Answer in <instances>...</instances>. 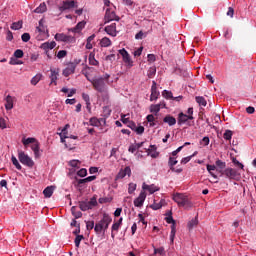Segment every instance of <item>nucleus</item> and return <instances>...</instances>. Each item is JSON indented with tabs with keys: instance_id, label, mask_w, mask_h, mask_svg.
Masks as SVG:
<instances>
[{
	"instance_id": "f257e3e1",
	"label": "nucleus",
	"mask_w": 256,
	"mask_h": 256,
	"mask_svg": "<svg viewBox=\"0 0 256 256\" xmlns=\"http://www.w3.org/2000/svg\"><path fill=\"white\" fill-rule=\"evenodd\" d=\"M113 218L109 216V214L104 213L103 218L95 224L94 231L97 235H101V233H105L109 229V225Z\"/></svg>"
},
{
	"instance_id": "f03ea898",
	"label": "nucleus",
	"mask_w": 256,
	"mask_h": 256,
	"mask_svg": "<svg viewBox=\"0 0 256 256\" xmlns=\"http://www.w3.org/2000/svg\"><path fill=\"white\" fill-rule=\"evenodd\" d=\"M110 77L111 75L104 74V77L94 78L90 83L94 87L95 91H98V93H105Z\"/></svg>"
},
{
	"instance_id": "7ed1b4c3",
	"label": "nucleus",
	"mask_w": 256,
	"mask_h": 256,
	"mask_svg": "<svg viewBox=\"0 0 256 256\" xmlns=\"http://www.w3.org/2000/svg\"><path fill=\"white\" fill-rule=\"evenodd\" d=\"M173 201L177 203L178 207H185V209H191L193 207V204L189 200V197H187V195L182 193L174 194Z\"/></svg>"
},
{
	"instance_id": "20e7f679",
	"label": "nucleus",
	"mask_w": 256,
	"mask_h": 256,
	"mask_svg": "<svg viewBox=\"0 0 256 256\" xmlns=\"http://www.w3.org/2000/svg\"><path fill=\"white\" fill-rule=\"evenodd\" d=\"M18 159H19L20 163H22V165H25L26 167H29L30 169L35 166V162L33 161V159L21 150L18 151Z\"/></svg>"
},
{
	"instance_id": "39448f33",
	"label": "nucleus",
	"mask_w": 256,
	"mask_h": 256,
	"mask_svg": "<svg viewBox=\"0 0 256 256\" xmlns=\"http://www.w3.org/2000/svg\"><path fill=\"white\" fill-rule=\"evenodd\" d=\"M93 207H97V196H93L88 202H79V208L81 209V211H89V209H93Z\"/></svg>"
},
{
	"instance_id": "423d86ee",
	"label": "nucleus",
	"mask_w": 256,
	"mask_h": 256,
	"mask_svg": "<svg viewBox=\"0 0 256 256\" xmlns=\"http://www.w3.org/2000/svg\"><path fill=\"white\" fill-rule=\"evenodd\" d=\"M120 55L123 58L124 63L127 65V67H133V60L131 59V55H129V52L125 50V48L119 50Z\"/></svg>"
},
{
	"instance_id": "0eeeda50",
	"label": "nucleus",
	"mask_w": 256,
	"mask_h": 256,
	"mask_svg": "<svg viewBox=\"0 0 256 256\" xmlns=\"http://www.w3.org/2000/svg\"><path fill=\"white\" fill-rule=\"evenodd\" d=\"M55 39L57 41H62L64 43H75V37L69 36V35H66V34H63V33H57L55 35Z\"/></svg>"
},
{
	"instance_id": "6e6552de",
	"label": "nucleus",
	"mask_w": 256,
	"mask_h": 256,
	"mask_svg": "<svg viewBox=\"0 0 256 256\" xmlns=\"http://www.w3.org/2000/svg\"><path fill=\"white\" fill-rule=\"evenodd\" d=\"M221 175H225L227 179H237V170L233 168H226L225 170H219Z\"/></svg>"
},
{
	"instance_id": "1a4fd4ad",
	"label": "nucleus",
	"mask_w": 256,
	"mask_h": 256,
	"mask_svg": "<svg viewBox=\"0 0 256 256\" xmlns=\"http://www.w3.org/2000/svg\"><path fill=\"white\" fill-rule=\"evenodd\" d=\"M110 21H119V16H117L115 11L107 9L105 14V23H110Z\"/></svg>"
},
{
	"instance_id": "9d476101",
	"label": "nucleus",
	"mask_w": 256,
	"mask_h": 256,
	"mask_svg": "<svg viewBox=\"0 0 256 256\" xmlns=\"http://www.w3.org/2000/svg\"><path fill=\"white\" fill-rule=\"evenodd\" d=\"M67 127H69V124H67L61 131V133H59L60 139H61V143H64L65 147L69 148L71 147V145H69V140H65V139H69V136H67Z\"/></svg>"
},
{
	"instance_id": "9b49d317",
	"label": "nucleus",
	"mask_w": 256,
	"mask_h": 256,
	"mask_svg": "<svg viewBox=\"0 0 256 256\" xmlns=\"http://www.w3.org/2000/svg\"><path fill=\"white\" fill-rule=\"evenodd\" d=\"M159 91L157 90V82L152 81L150 101H157L159 99Z\"/></svg>"
},
{
	"instance_id": "f8f14e48",
	"label": "nucleus",
	"mask_w": 256,
	"mask_h": 256,
	"mask_svg": "<svg viewBox=\"0 0 256 256\" xmlns=\"http://www.w3.org/2000/svg\"><path fill=\"white\" fill-rule=\"evenodd\" d=\"M74 7H77V2L74 0H65L60 7V11H67V9H73Z\"/></svg>"
},
{
	"instance_id": "ddd939ff",
	"label": "nucleus",
	"mask_w": 256,
	"mask_h": 256,
	"mask_svg": "<svg viewBox=\"0 0 256 256\" xmlns=\"http://www.w3.org/2000/svg\"><path fill=\"white\" fill-rule=\"evenodd\" d=\"M145 199H147V194L142 192L139 196L134 200L135 207H143V203H145Z\"/></svg>"
},
{
	"instance_id": "4468645a",
	"label": "nucleus",
	"mask_w": 256,
	"mask_h": 256,
	"mask_svg": "<svg viewBox=\"0 0 256 256\" xmlns=\"http://www.w3.org/2000/svg\"><path fill=\"white\" fill-rule=\"evenodd\" d=\"M105 31L108 35H111L112 37H117V24L112 23L111 25L106 26Z\"/></svg>"
},
{
	"instance_id": "2eb2a0df",
	"label": "nucleus",
	"mask_w": 256,
	"mask_h": 256,
	"mask_svg": "<svg viewBox=\"0 0 256 256\" xmlns=\"http://www.w3.org/2000/svg\"><path fill=\"white\" fill-rule=\"evenodd\" d=\"M31 149L34 153V156L36 159H39V157H41V147H40V144H39V141L36 140V142H34L32 145H31Z\"/></svg>"
},
{
	"instance_id": "dca6fc26",
	"label": "nucleus",
	"mask_w": 256,
	"mask_h": 256,
	"mask_svg": "<svg viewBox=\"0 0 256 256\" xmlns=\"http://www.w3.org/2000/svg\"><path fill=\"white\" fill-rule=\"evenodd\" d=\"M193 120V116L186 115L183 112L179 113L178 115V125H183V123H187V121Z\"/></svg>"
},
{
	"instance_id": "f3484780",
	"label": "nucleus",
	"mask_w": 256,
	"mask_h": 256,
	"mask_svg": "<svg viewBox=\"0 0 256 256\" xmlns=\"http://www.w3.org/2000/svg\"><path fill=\"white\" fill-rule=\"evenodd\" d=\"M50 79H51V85H57V79L59 77V69H50Z\"/></svg>"
},
{
	"instance_id": "a211bd4d",
	"label": "nucleus",
	"mask_w": 256,
	"mask_h": 256,
	"mask_svg": "<svg viewBox=\"0 0 256 256\" xmlns=\"http://www.w3.org/2000/svg\"><path fill=\"white\" fill-rule=\"evenodd\" d=\"M162 96L165 99H173V101H179L180 99H183L182 96H178V97H173V92L172 91H168V90H164L162 92Z\"/></svg>"
},
{
	"instance_id": "6ab92c4d",
	"label": "nucleus",
	"mask_w": 256,
	"mask_h": 256,
	"mask_svg": "<svg viewBox=\"0 0 256 256\" xmlns=\"http://www.w3.org/2000/svg\"><path fill=\"white\" fill-rule=\"evenodd\" d=\"M57 43L55 41L52 42H44L41 44L40 48L46 51V53L49 51V49H55Z\"/></svg>"
},
{
	"instance_id": "aec40b11",
	"label": "nucleus",
	"mask_w": 256,
	"mask_h": 256,
	"mask_svg": "<svg viewBox=\"0 0 256 256\" xmlns=\"http://www.w3.org/2000/svg\"><path fill=\"white\" fill-rule=\"evenodd\" d=\"M163 123H167V125H169L170 127H173V125H176L177 119H175V117L171 115H166L163 118Z\"/></svg>"
},
{
	"instance_id": "412c9836",
	"label": "nucleus",
	"mask_w": 256,
	"mask_h": 256,
	"mask_svg": "<svg viewBox=\"0 0 256 256\" xmlns=\"http://www.w3.org/2000/svg\"><path fill=\"white\" fill-rule=\"evenodd\" d=\"M142 189H143L144 191H149V193H150L151 195H153V193L159 191V188H158L157 186H155L154 184H152V185H147V184L144 183L143 186H142Z\"/></svg>"
},
{
	"instance_id": "4be33fe9",
	"label": "nucleus",
	"mask_w": 256,
	"mask_h": 256,
	"mask_svg": "<svg viewBox=\"0 0 256 256\" xmlns=\"http://www.w3.org/2000/svg\"><path fill=\"white\" fill-rule=\"evenodd\" d=\"M73 73H75V66L69 63L68 66L63 70L62 75H64V77H69V75H73Z\"/></svg>"
},
{
	"instance_id": "5701e85b",
	"label": "nucleus",
	"mask_w": 256,
	"mask_h": 256,
	"mask_svg": "<svg viewBox=\"0 0 256 256\" xmlns=\"http://www.w3.org/2000/svg\"><path fill=\"white\" fill-rule=\"evenodd\" d=\"M5 109L6 111H11V109H13V98L11 95L6 96L5 98Z\"/></svg>"
},
{
	"instance_id": "b1692460",
	"label": "nucleus",
	"mask_w": 256,
	"mask_h": 256,
	"mask_svg": "<svg viewBox=\"0 0 256 256\" xmlns=\"http://www.w3.org/2000/svg\"><path fill=\"white\" fill-rule=\"evenodd\" d=\"M53 191H55V187L54 186H48L44 189L43 191V195L44 197H46V199H49L53 196Z\"/></svg>"
},
{
	"instance_id": "393cba45",
	"label": "nucleus",
	"mask_w": 256,
	"mask_h": 256,
	"mask_svg": "<svg viewBox=\"0 0 256 256\" xmlns=\"http://www.w3.org/2000/svg\"><path fill=\"white\" fill-rule=\"evenodd\" d=\"M148 123H149V127H155V125H157L159 123V121H157V118H155V114H149L146 117Z\"/></svg>"
},
{
	"instance_id": "a878e982",
	"label": "nucleus",
	"mask_w": 256,
	"mask_h": 256,
	"mask_svg": "<svg viewBox=\"0 0 256 256\" xmlns=\"http://www.w3.org/2000/svg\"><path fill=\"white\" fill-rule=\"evenodd\" d=\"M85 21L79 22L74 28L71 29L72 33H80L85 28Z\"/></svg>"
},
{
	"instance_id": "bb28decb",
	"label": "nucleus",
	"mask_w": 256,
	"mask_h": 256,
	"mask_svg": "<svg viewBox=\"0 0 256 256\" xmlns=\"http://www.w3.org/2000/svg\"><path fill=\"white\" fill-rule=\"evenodd\" d=\"M159 111H161V104H152L150 106V113H154L155 117L159 115Z\"/></svg>"
},
{
	"instance_id": "cd10ccee",
	"label": "nucleus",
	"mask_w": 256,
	"mask_h": 256,
	"mask_svg": "<svg viewBox=\"0 0 256 256\" xmlns=\"http://www.w3.org/2000/svg\"><path fill=\"white\" fill-rule=\"evenodd\" d=\"M89 65H93L94 67H99V61L95 59V54L90 53L88 57Z\"/></svg>"
},
{
	"instance_id": "c85d7f7f",
	"label": "nucleus",
	"mask_w": 256,
	"mask_h": 256,
	"mask_svg": "<svg viewBox=\"0 0 256 256\" xmlns=\"http://www.w3.org/2000/svg\"><path fill=\"white\" fill-rule=\"evenodd\" d=\"M71 213L74 219H81L83 217V213L81 211H77V207L75 206L71 208Z\"/></svg>"
},
{
	"instance_id": "c756f323",
	"label": "nucleus",
	"mask_w": 256,
	"mask_h": 256,
	"mask_svg": "<svg viewBox=\"0 0 256 256\" xmlns=\"http://www.w3.org/2000/svg\"><path fill=\"white\" fill-rule=\"evenodd\" d=\"M101 121H104L103 118H101L100 120L97 119V117H92L90 118V125H92V127H99V125H101Z\"/></svg>"
},
{
	"instance_id": "7c9ffc66",
	"label": "nucleus",
	"mask_w": 256,
	"mask_h": 256,
	"mask_svg": "<svg viewBox=\"0 0 256 256\" xmlns=\"http://www.w3.org/2000/svg\"><path fill=\"white\" fill-rule=\"evenodd\" d=\"M178 163L175 157H170L168 160V165L170 167V171H175V165Z\"/></svg>"
},
{
	"instance_id": "2f4dec72",
	"label": "nucleus",
	"mask_w": 256,
	"mask_h": 256,
	"mask_svg": "<svg viewBox=\"0 0 256 256\" xmlns=\"http://www.w3.org/2000/svg\"><path fill=\"white\" fill-rule=\"evenodd\" d=\"M100 47H111V39L104 37L100 40Z\"/></svg>"
},
{
	"instance_id": "473e14b6",
	"label": "nucleus",
	"mask_w": 256,
	"mask_h": 256,
	"mask_svg": "<svg viewBox=\"0 0 256 256\" xmlns=\"http://www.w3.org/2000/svg\"><path fill=\"white\" fill-rule=\"evenodd\" d=\"M45 11H47V5L43 2L34 10V13H45Z\"/></svg>"
},
{
	"instance_id": "72a5a7b5",
	"label": "nucleus",
	"mask_w": 256,
	"mask_h": 256,
	"mask_svg": "<svg viewBox=\"0 0 256 256\" xmlns=\"http://www.w3.org/2000/svg\"><path fill=\"white\" fill-rule=\"evenodd\" d=\"M23 28V21H18V22H14L12 23L11 25V29L13 31H19V29H22Z\"/></svg>"
},
{
	"instance_id": "f704fd0d",
	"label": "nucleus",
	"mask_w": 256,
	"mask_h": 256,
	"mask_svg": "<svg viewBox=\"0 0 256 256\" xmlns=\"http://www.w3.org/2000/svg\"><path fill=\"white\" fill-rule=\"evenodd\" d=\"M12 165L18 169V171H21L23 169V166L19 163V160H17V157L13 156L11 157Z\"/></svg>"
},
{
	"instance_id": "c9c22d12",
	"label": "nucleus",
	"mask_w": 256,
	"mask_h": 256,
	"mask_svg": "<svg viewBox=\"0 0 256 256\" xmlns=\"http://www.w3.org/2000/svg\"><path fill=\"white\" fill-rule=\"evenodd\" d=\"M216 167H217V171L219 173V171H223V169H225L227 167V163H225L221 160H216Z\"/></svg>"
},
{
	"instance_id": "e433bc0d",
	"label": "nucleus",
	"mask_w": 256,
	"mask_h": 256,
	"mask_svg": "<svg viewBox=\"0 0 256 256\" xmlns=\"http://www.w3.org/2000/svg\"><path fill=\"white\" fill-rule=\"evenodd\" d=\"M198 224H199V220L197 219V217H195L191 221H189L188 222L189 231H191V229H193L194 227H197Z\"/></svg>"
},
{
	"instance_id": "4c0bfd02",
	"label": "nucleus",
	"mask_w": 256,
	"mask_h": 256,
	"mask_svg": "<svg viewBox=\"0 0 256 256\" xmlns=\"http://www.w3.org/2000/svg\"><path fill=\"white\" fill-rule=\"evenodd\" d=\"M177 233V229L175 224L171 225V232H170V242L173 244L175 241V234Z\"/></svg>"
},
{
	"instance_id": "58836bf2",
	"label": "nucleus",
	"mask_w": 256,
	"mask_h": 256,
	"mask_svg": "<svg viewBox=\"0 0 256 256\" xmlns=\"http://www.w3.org/2000/svg\"><path fill=\"white\" fill-rule=\"evenodd\" d=\"M37 141V139L35 138H23L22 139V143L25 147H27V145H33L35 142Z\"/></svg>"
},
{
	"instance_id": "ea45409f",
	"label": "nucleus",
	"mask_w": 256,
	"mask_h": 256,
	"mask_svg": "<svg viewBox=\"0 0 256 256\" xmlns=\"http://www.w3.org/2000/svg\"><path fill=\"white\" fill-rule=\"evenodd\" d=\"M207 171L210 173V175L214 178L217 179V175H215V173H213V171H215V169H217V166L215 165H207Z\"/></svg>"
},
{
	"instance_id": "a19ab883",
	"label": "nucleus",
	"mask_w": 256,
	"mask_h": 256,
	"mask_svg": "<svg viewBox=\"0 0 256 256\" xmlns=\"http://www.w3.org/2000/svg\"><path fill=\"white\" fill-rule=\"evenodd\" d=\"M196 102L201 105L202 107H207V100L203 96H197Z\"/></svg>"
},
{
	"instance_id": "79ce46f5",
	"label": "nucleus",
	"mask_w": 256,
	"mask_h": 256,
	"mask_svg": "<svg viewBox=\"0 0 256 256\" xmlns=\"http://www.w3.org/2000/svg\"><path fill=\"white\" fill-rule=\"evenodd\" d=\"M156 73H157V68H155V66H153V67L149 68L147 75H148L149 79H153V77H155Z\"/></svg>"
},
{
	"instance_id": "37998d69",
	"label": "nucleus",
	"mask_w": 256,
	"mask_h": 256,
	"mask_svg": "<svg viewBox=\"0 0 256 256\" xmlns=\"http://www.w3.org/2000/svg\"><path fill=\"white\" fill-rule=\"evenodd\" d=\"M36 29L39 33H45L47 31V27L43 25V19L39 21V26Z\"/></svg>"
},
{
	"instance_id": "c03bdc74",
	"label": "nucleus",
	"mask_w": 256,
	"mask_h": 256,
	"mask_svg": "<svg viewBox=\"0 0 256 256\" xmlns=\"http://www.w3.org/2000/svg\"><path fill=\"white\" fill-rule=\"evenodd\" d=\"M224 139L226 141H231L232 137H233V131L231 130H226L224 135H223Z\"/></svg>"
},
{
	"instance_id": "a18cd8bd",
	"label": "nucleus",
	"mask_w": 256,
	"mask_h": 256,
	"mask_svg": "<svg viewBox=\"0 0 256 256\" xmlns=\"http://www.w3.org/2000/svg\"><path fill=\"white\" fill-rule=\"evenodd\" d=\"M166 219V223H168L169 225H175V220L173 219V213L170 211L168 216L165 218Z\"/></svg>"
},
{
	"instance_id": "49530a36",
	"label": "nucleus",
	"mask_w": 256,
	"mask_h": 256,
	"mask_svg": "<svg viewBox=\"0 0 256 256\" xmlns=\"http://www.w3.org/2000/svg\"><path fill=\"white\" fill-rule=\"evenodd\" d=\"M121 226L117 223V222H115L113 225H112V233H111V237H112V239H115V234L113 233L114 231H116V233H117V231H119V228H120Z\"/></svg>"
},
{
	"instance_id": "de8ad7c7",
	"label": "nucleus",
	"mask_w": 256,
	"mask_h": 256,
	"mask_svg": "<svg viewBox=\"0 0 256 256\" xmlns=\"http://www.w3.org/2000/svg\"><path fill=\"white\" fill-rule=\"evenodd\" d=\"M88 69H91V67H89L88 65H85L84 69H82V75H84L87 79V81H90L91 83V79H89V72L87 71Z\"/></svg>"
},
{
	"instance_id": "09e8293b",
	"label": "nucleus",
	"mask_w": 256,
	"mask_h": 256,
	"mask_svg": "<svg viewBox=\"0 0 256 256\" xmlns=\"http://www.w3.org/2000/svg\"><path fill=\"white\" fill-rule=\"evenodd\" d=\"M41 77H42L41 74H37L36 76H34L31 79V85H37V83H39V81H41Z\"/></svg>"
},
{
	"instance_id": "8fccbe9b",
	"label": "nucleus",
	"mask_w": 256,
	"mask_h": 256,
	"mask_svg": "<svg viewBox=\"0 0 256 256\" xmlns=\"http://www.w3.org/2000/svg\"><path fill=\"white\" fill-rule=\"evenodd\" d=\"M9 64L10 65H23V61L18 60L17 58L12 57V58H10Z\"/></svg>"
},
{
	"instance_id": "3c124183",
	"label": "nucleus",
	"mask_w": 256,
	"mask_h": 256,
	"mask_svg": "<svg viewBox=\"0 0 256 256\" xmlns=\"http://www.w3.org/2000/svg\"><path fill=\"white\" fill-rule=\"evenodd\" d=\"M86 229L87 231L95 229V221H86Z\"/></svg>"
},
{
	"instance_id": "603ef678",
	"label": "nucleus",
	"mask_w": 256,
	"mask_h": 256,
	"mask_svg": "<svg viewBox=\"0 0 256 256\" xmlns=\"http://www.w3.org/2000/svg\"><path fill=\"white\" fill-rule=\"evenodd\" d=\"M24 53H23V50L21 49H17L15 52H14V57L16 59H22Z\"/></svg>"
},
{
	"instance_id": "864d4df0",
	"label": "nucleus",
	"mask_w": 256,
	"mask_h": 256,
	"mask_svg": "<svg viewBox=\"0 0 256 256\" xmlns=\"http://www.w3.org/2000/svg\"><path fill=\"white\" fill-rule=\"evenodd\" d=\"M21 39L24 43H29L31 35L29 33H24L22 34Z\"/></svg>"
},
{
	"instance_id": "5fc2aeb1",
	"label": "nucleus",
	"mask_w": 256,
	"mask_h": 256,
	"mask_svg": "<svg viewBox=\"0 0 256 256\" xmlns=\"http://www.w3.org/2000/svg\"><path fill=\"white\" fill-rule=\"evenodd\" d=\"M135 189H137V184L130 183L128 187V193L131 195L135 192Z\"/></svg>"
},
{
	"instance_id": "6e6d98bb",
	"label": "nucleus",
	"mask_w": 256,
	"mask_h": 256,
	"mask_svg": "<svg viewBox=\"0 0 256 256\" xmlns=\"http://www.w3.org/2000/svg\"><path fill=\"white\" fill-rule=\"evenodd\" d=\"M81 241H83V235H77L74 240L76 247H79L81 245Z\"/></svg>"
},
{
	"instance_id": "4d7b16f0",
	"label": "nucleus",
	"mask_w": 256,
	"mask_h": 256,
	"mask_svg": "<svg viewBox=\"0 0 256 256\" xmlns=\"http://www.w3.org/2000/svg\"><path fill=\"white\" fill-rule=\"evenodd\" d=\"M135 133H137V135H143V133H145V127L143 126H136L135 128Z\"/></svg>"
},
{
	"instance_id": "13d9d810",
	"label": "nucleus",
	"mask_w": 256,
	"mask_h": 256,
	"mask_svg": "<svg viewBox=\"0 0 256 256\" xmlns=\"http://www.w3.org/2000/svg\"><path fill=\"white\" fill-rule=\"evenodd\" d=\"M82 99H84V101H85L87 107H89V105H91V99L89 98V95H88V94L83 93V94H82Z\"/></svg>"
},
{
	"instance_id": "bf43d9fd",
	"label": "nucleus",
	"mask_w": 256,
	"mask_h": 256,
	"mask_svg": "<svg viewBox=\"0 0 256 256\" xmlns=\"http://www.w3.org/2000/svg\"><path fill=\"white\" fill-rule=\"evenodd\" d=\"M78 177H87V169L82 168L77 172Z\"/></svg>"
},
{
	"instance_id": "052dcab7",
	"label": "nucleus",
	"mask_w": 256,
	"mask_h": 256,
	"mask_svg": "<svg viewBox=\"0 0 256 256\" xmlns=\"http://www.w3.org/2000/svg\"><path fill=\"white\" fill-rule=\"evenodd\" d=\"M164 253H165V248L163 247L154 249V255H163Z\"/></svg>"
},
{
	"instance_id": "680f3d73",
	"label": "nucleus",
	"mask_w": 256,
	"mask_h": 256,
	"mask_svg": "<svg viewBox=\"0 0 256 256\" xmlns=\"http://www.w3.org/2000/svg\"><path fill=\"white\" fill-rule=\"evenodd\" d=\"M58 59H63L64 57H67V51L66 50H60L57 54Z\"/></svg>"
},
{
	"instance_id": "e2e57ef3",
	"label": "nucleus",
	"mask_w": 256,
	"mask_h": 256,
	"mask_svg": "<svg viewBox=\"0 0 256 256\" xmlns=\"http://www.w3.org/2000/svg\"><path fill=\"white\" fill-rule=\"evenodd\" d=\"M70 167H79L81 165V162L79 160H71L69 162Z\"/></svg>"
},
{
	"instance_id": "0e129e2a",
	"label": "nucleus",
	"mask_w": 256,
	"mask_h": 256,
	"mask_svg": "<svg viewBox=\"0 0 256 256\" xmlns=\"http://www.w3.org/2000/svg\"><path fill=\"white\" fill-rule=\"evenodd\" d=\"M125 177H127V176H126L124 170L121 169V170L119 171V173L117 174L116 179H125Z\"/></svg>"
},
{
	"instance_id": "69168bd1",
	"label": "nucleus",
	"mask_w": 256,
	"mask_h": 256,
	"mask_svg": "<svg viewBox=\"0 0 256 256\" xmlns=\"http://www.w3.org/2000/svg\"><path fill=\"white\" fill-rule=\"evenodd\" d=\"M143 37H147V35H145V33H143V31H139V32L135 35V39H137V40L143 39Z\"/></svg>"
},
{
	"instance_id": "338daca9",
	"label": "nucleus",
	"mask_w": 256,
	"mask_h": 256,
	"mask_svg": "<svg viewBox=\"0 0 256 256\" xmlns=\"http://www.w3.org/2000/svg\"><path fill=\"white\" fill-rule=\"evenodd\" d=\"M129 153H135V151H138V148L136 144H131L128 149Z\"/></svg>"
},
{
	"instance_id": "774afa93",
	"label": "nucleus",
	"mask_w": 256,
	"mask_h": 256,
	"mask_svg": "<svg viewBox=\"0 0 256 256\" xmlns=\"http://www.w3.org/2000/svg\"><path fill=\"white\" fill-rule=\"evenodd\" d=\"M201 144L204 147H207V145H209V137L205 136L202 140H201Z\"/></svg>"
}]
</instances>
